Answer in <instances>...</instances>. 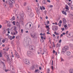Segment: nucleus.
<instances>
[{
	"label": "nucleus",
	"mask_w": 73,
	"mask_h": 73,
	"mask_svg": "<svg viewBox=\"0 0 73 73\" xmlns=\"http://www.w3.org/2000/svg\"><path fill=\"white\" fill-rule=\"evenodd\" d=\"M61 30H62V31H64L65 30V29L64 28H61Z\"/></svg>",
	"instance_id": "nucleus-45"
},
{
	"label": "nucleus",
	"mask_w": 73,
	"mask_h": 73,
	"mask_svg": "<svg viewBox=\"0 0 73 73\" xmlns=\"http://www.w3.org/2000/svg\"><path fill=\"white\" fill-rule=\"evenodd\" d=\"M47 24H49V21H47Z\"/></svg>",
	"instance_id": "nucleus-64"
},
{
	"label": "nucleus",
	"mask_w": 73,
	"mask_h": 73,
	"mask_svg": "<svg viewBox=\"0 0 73 73\" xmlns=\"http://www.w3.org/2000/svg\"><path fill=\"white\" fill-rule=\"evenodd\" d=\"M12 25L11 24H10L9 25V28H10V27H11Z\"/></svg>",
	"instance_id": "nucleus-54"
},
{
	"label": "nucleus",
	"mask_w": 73,
	"mask_h": 73,
	"mask_svg": "<svg viewBox=\"0 0 73 73\" xmlns=\"http://www.w3.org/2000/svg\"><path fill=\"white\" fill-rule=\"evenodd\" d=\"M8 38H9V39H10V40H12V36L11 35L9 36Z\"/></svg>",
	"instance_id": "nucleus-17"
},
{
	"label": "nucleus",
	"mask_w": 73,
	"mask_h": 73,
	"mask_svg": "<svg viewBox=\"0 0 73 73\" xmlns=\"http://www.w3.org/2000/svg\"><path fill=\"white\" fill-rule=\"evenodd\" d=\"M60 59L61 60V61H64V59L62 58V57H60Z\"/></svg>",
	"instance_id": "nucleus-28"
},
{
	"label": "nucleus",
	"mask_w": 73,
	"mask_h": 73,
	"mask_svg": "<svg viewBox=\"0 0 73 73\" xmlns=\"http://www.w3.org/2000/svg\"><path fill=\"white\" fill-rule=\"evenodd\" d=\"M65 50H62V51L61 53H63V54H64V53H65Z\"/></svg>",
	"instance_id": "nucleus-34"
},
{
	"label": "nucleus",
	"mask_w": 73,
	"mask_h": 73,
	"mask_svg": "<svg viewBox=\"0 0 73 73\" xmlns=\"http://www.w3.org/2000/svg\"><path fill=\"white\" fill-rule=\"evenodd\" d=\"M16 26H17L18 28H19V29L21 28V25H20V22H17L16 23Z\"/></svg>",
	"instance_id": "nucleus-7"
},
{
	"label": "nucleus",
	"mask_w": 73,
	"mask_h": 73,
	"mask_svg": "<svg viewBox=\"0 0 73 73\" xmlns=\"http://www.w3.org/2000/svg\"><path fill=\"white\" fill-rule=\"evenodd\" d=\"M58 25H59V27H61V24L60 23H58Z\"/></svg>",
	"instance_id": "nucleus-47"
},
{
	"label": "nucleus",
	"mask_w": 73,
	"mask_h": 73,
	"mask_svg": "<svg viewBox=\"0 0 73 73\" xmlns=\"http://www.w3.org/2000/svg\"><path fill=\"white\" fill-rule=\"evenodd\" d=\"M59 43H60V42H61V39H60L59 40Z\"/></svg>",
	"instance_id": "nucleus-57"
},
{
	"label": "nucleus",
	"mask_w": 73,
	"mask_h": 73,
	"mask_svg": "<svg viewBox=\"0 0 73 73\" xmlns=\"http://www.w3.org/2000/svg\"><path fill=\"white\" fill-rule=\"evenodd\" d=\"M47 2H48V3H50V0H47Z\"/></svg>",
	"instance_id": "nucleus-59"
},
{
	"label": "nucleus",
	"mask_w": 73,
	"mask_h": 73,
	"mask_svg": "<svg viewBox=\"0 0 73 73\" xmlns=\"http://www.w3.org/2000/svg\"><path fill=\"white\" fill-rule=\"evenodd\" d=\"M15 38V36H12V39H14Z\"/></svg>",
	"instance_id": "nucleus-49"
},
{
	"label": "nucleus",
	"mask_w": 73,
	"mask_h": 73,
	"mask_svg": "<svg viewBox=\"0 0 73 73\" xmlns=\"http://www.w3.org/2000/svg\"><path fill=\"white\" fill-rule=\"evenodd\" d=\"M21 17H23L24 16V14H21L20 15Z\"/></svg>",
	"instance_id": "nucleus-30"
},
{
	"label": "nucleus",
	"mask_w": 73,
	"mask_h": 73,
	"mask_svg": "<svg viewBox=\"0 0 73 73\" xmlns=\"http://www.w3.org/2000/svg\"><path fill=\"white\" fill-rule=\"evenodd\" d=\"M8 70H7V69L5 70V71L6 72H8Z\"/></svg>",
	"instance_id": "nucleus-61"
},
{
	"label": "nucleus",
	"mask_w": 73,
	"mask_h": 73,
	"mask_svg": "<svg viewBox=\"0 0 73 73\" xmlns=\"http://www.w3.org/2000/svg\"><path fill=\"white\" fill-rule=\"evenodd\" d=\"M42 8L43 10H45V8L44 7V6H42Z\"/></svg>",
	"instance_id": "nucleus-43"
},
{
	"label": "nucleus",
	"mask_w": 73,
	"mask_h": 73,
	"mask_svg": "<svg viewBox=\"0 0 73 73\" xmlns=\"http://www.w3.org/2000/svg\"><path fill=\"white\" fill-rule=\"evenodd\" d=\"M52 30L53 31H56L58 30V27L56 26H55L54 25H53L52 26Z\"/></svg>",
	"instance_id": "nucleus-5"
},
{
	"label": "nucleus",
	"mask_w": 73,
	"mask_h": 73,
	"mask_svg": "<svg viewBox=\"0 0 73 73\" xmlns=\"http://www.w3.org/2000/svg\"><path fill=\"white\" fill-rule=\"evenodd\" d=\"M15 57H16V58H19L20 57V56L19 55V54H15Z\"/></svg>",
	"instance_id": "nucleus-10"
},
{
	"label": "nucleus",
	"mask_w": 73,
	"mask_h": 73,
	"mask_svg": "<svg viewBox=\"0 0 73 73\" xmlns=\"http://www.w3.org/2000/svg\"><path fill=\"white\" fill-rule=\"evenodd\" d=\"M50 71V69L48 68L47 71V73H49V71Z\"/></svg>",
	"instance_id": "nucleus-31"
},
{
	"label": "nucleus",
	"mask_w": 73,
	"mask_h": 73,
	"mask_svg": "<svg viewBox=\"0 0 73 73\" xmlns=\"http://www.w3.org/2000/svg\"><path fill=\"white\" fill-rule=\"evenodd\" d=\"M31 68L32 69H35V66H31Z\"/></svg>",
	"instance_id": "nucleus-33"
},
{
	"label": "nucleus",
	"mask_w": 73,
	"mask_h": 73,
	"mask_svg": "<svg viewBox=\"0 0 73 73\" xmlns=\"http://www.w3.org/2000/svg\"><path fill=\"white\" fill-rule=\"evenodd\" d=\"M62 12L63 14L65 15H66V12H65L64 11H62Z\"/></svg>",
	"instance_id": "nucleus-21"
},
{
	"label": "nucleus",
	"mask_w": 73,
	"mask_h": 73,
	"mask_svg": "<svg viewBox=\"0 0 73 73\" xmlns=\"http://www.w3.org/2000/svg\"><path fill=\"white\" fill-rule=\"evenodd\" d=\"M54 34H55V35H57V36H59V35H60V34H59V33H57L56 31H55L54 32Z\"/></svg>",
	"instance_id": "nucleus-20"
},
{
	"label": "nucleus",
	"mask_w": 73,
	"mask_h": 73,
	"mask_svg": "<svg viewBox=\"0 0 73 73\" xmlns=\"http://www.w3.org/2000/svg\"><path fill=\"white\" fill-rule=\"evenodd\" d=\"M3 33H5L6 32V29H3Z\"/></svg>",
	"instance_id": "nucleus-26"
},
{
	"label": "nucleus",
	"mask_w": 73,
	"mask_h": 73,
	"mask_svg": "<svg viewBox=\"0 0 73 73\" xmlns=\"http://www.w3.org/2000/svg\"><path fill=\"white\" fill-rule=\"evenodd\" d=\"M65 9H66L67 10H68L69 9V7H68V5H67V6H66Z\"/></svg>",
	"instance_id": "nucleus-27"
},
{
	"label": "nucleus",
	"mask_w": 73,
	"mask_h": 73,
	"mask_svg": "<svg viewBox=\"0 0 73 73\" xmlns=\"http://www.w3.org/2000/svg\"><path fill=\"white\" fill-rule=\"evenodd\" d=\"M11 44L12 46L13 47L15 46V43H14V42H13V41H11Z\"/></svg>",
	"instance_id": "nucleus-13"
},
{
	"label": "nucleus",
	"mask_w": 73,
	"mask_h": 73,
	"mask_svg": "<svg viewBox=\"0 0 73 73\" xmlns=\"http://www.w3.org/2000/svg\"><path fill=\"white\" fill-rule=\"evenodd\" d=\"M53 5H49L48 6V8H53Z\"/></svg>",
	"instance_id": "nucleus-25"
},
{
	"label": "nucleus",
	"mask_w": 73,
	"mask_h": 73,
	"mask_svg": "<svg viewBox=\"0 0 73 73\" xmlns=\"http://www.w3.org/2000/svg\"><path fill=\"white\" fill-rule=\"evenodd\" d=\"M38 69L36 70L35 71V73H36V72H38Z\"/></svg>",
	"instance_id": "nucleus-42"
},
{
	"label": "nucleus",
	"mask_w": 73,
	"mask_h": 73,
	"mask_svg": "<svg viewBox=\"0 0 73 73\" xmlns=\"http://www.w3.org/2000/svg\"><path fill=\"white\" fill-rule=\"evenodd\" d=\"M15 6H16V8H19V5H18L16 4Z\"/></svg>",
	"instance_id": "nucleus-39"
},
{
	"label": "nucleus",
	"mask_w": 73,
	"mask_h": 73,
	"mask_svg": "<svg viewBox=\"0 0 73 73\" xmlns=\"http://www.w3.org/2000/svg\"><path fill=\"white\" fill-rule=\"evenodd\" d=\"M9 30H10V29H9V28H8L7 29V31H9Z\"/></svg>",
	"instance_id": "nucleus-51"
},
{
	"label": "nucleus",
	"mask_w": 73,
	"mask_h": 73,
	"mask_svg": "<svg viewBox=\"0 0 73 73\" xmlns=\"http://www.w3.org/2000/svg\"><path fill=\"white\" fill-rule=\"evenodd\" d=\"M4 53L5 54L6 56L7 57V61L8 62L9 61L10 62H11L12 61V60H13V59H12V58L11 57H10L9 58V56L8 55V54H7V53L6 52H4Z\"/></svg>",
	"instance_id": "nucleus-1"
},
{
	"label": "nucleus",
	"mask_w": 73,
	"mask_h": 73,
	"mask_svg": "<svg viewBox=\"0 0 73 73\" xmlns=\"http://www.w3.org/2000/svg\"><path fill=\"white\" fill-rule=\"evenodd\" d=\"M45 27L46 28H49V27L48 25L46 26Z\"/></svg>",
	"instance_id": "nucleus-37"
},
{
	"label": "nucleus",
	"mask_w": 73,
	"mask_h": 73,
	"mask_svg": "<svg viewBox=\"0 0 73 73\" xmlns=\"http://www.w3.org/2000/svg\"><path fill=\"white\" fill-rule=\"evenodd\" d=\"M32 53V52L30 51H28L27 52V54H31Z\"/></svg>",
	"instance_id": "nucleus-24"
},
{
	"label": "nucleus",
	"mask_w": 73,
	"mask_h": 73,
	"mask_svg": "<svg viewBox=\"0 0 73 73\" xmlns=\"http://www.w3.org/2000/svg\"><path fill=\"white\" fill-rule=\"evenodd\" d=\"M55 52H56V51H55V50H53V53H54Z\"/></svg>",
	"instance_id": "nucleus-58"
},
{
	"label": "nucleus",
	"mask_w": 73,
	"mask_h": 73,
	"mask_svg": "<svg viewBox=\"0 0 73 73\" xmlns=\"http://www.w3.org/2000/svg\"><path fill=\"white\" fill-rule=\"evenodd\" d=\"M13 24L14 25H15V21H13Z\"/></svg>",
	"instance_id": "nucleus-41"
},
{
	"label": "nucleus",
	"mask_w": 73,
	"mask_h": 73,
	"mask_svg": "<svg viewBox=\"0 0 73 73\" xmlns=\"http://www.w3.org/2000/svg\"><path fill=\"white\" fill-rule=\"evenodd\" d=\"M51 68H52V70H53L54 69V67H53V66H51Z\"/></svg>",
	"instance_id": "nucleus-62"
},
{
	"label": "nucleus",
	"mask_w": 73,
	"mask_h": 73,
	"mask_svg": "<svg viewBox=\"0 0 73 73\" xmlns=\"http://www.w3.org/2000/svg\"><path fill=\"white\" fill-rule=\"evenodd\" d=\"M62 36H63V35L62 34H61L60 35V37H61Z\"/></svg>",
	"instance_id": "nucleus-60"
},
{
	"label": "nucleus",
	"mask_w": 73,
	"mask_h": 73,
	"mask_svg": "<svg viewBox=\"0 0 73 73\" xmlns=\"http://www.w3.org/2000/svg\"><path fill=\"white\" fill-rule=\"evenodd\" d=\"M70 54H71L70 52L69 51L66 52V54L67 55V56H69L70 55Z\"/></svg>",
	"instance_id": "nucleus-11"
},
{
	"label": "nucleus",
	"mask_w": 73,
	"mask_h": 73,
	"mask_svg": "<svg viewBox=\"0 0 73 73\" xmlns=\"http://www.w3.org/2000/svg\"><path fill=\"white\" fill-rule=\"evenodd\" d=\"M69 49V47L68 46H66L62 48L63 50H65V52H66V50H68V49Z\"/></svg>",
	"instance_id": "nucleus-6"
},
{
	"label": "nucleus",
	"mask_w": 73,
	"mask_h": 73,
	"mask_svg": "<svg viewBox=\"0 0 73 73\" xmlns=\"http://www.w3.org/2000/svg\"><path fill=\"white\" fill-rule=\"evenodd\" d=\"M1 64H3V66H4V67H5V63H4L3 62V61H1Z\"/></svg>",
	"instance_id": "nucleus-23"
},
{
	"label": "nucleus",
	"mask_w": 73,
	"mask_h": 73,
	"mask_svg": "<svg viewBox=\"0 0 73 73\" xmlns=\"http://www.w3.org/2000/svg\"><path fill=\"white\" fill-rule=\"evenodd\" d=\"M26 9L27 10H31V8L30 6H29L26 7Z\"/></svg>",
	"instance_id": "nucleus-18"
},
{
	"label": "nucleus",
	"mask_w": 73,
	"mask_h": 73,
	"mask_svg": "<svg viewBox=\"0 0 73 73\" xmlns=\"http://www.w3.org/2000/svg\"><path fill=\"white\" fill-rule=\"evenodd\" d=\"M64 28H65V29H66V27H67V26L66 25H64Z\"/></svg>",
	"instance_id": "nucleus-38"
},
{
	"label": "nucleus",
	"mask_w": 73,
	"mask_h": 73,
	"mask_svg": "<svg viewBox=\"0 0 73 73\" xmlns=\"http://www.w3.org/2000/svg\"><path fill=\"white\" fill-rule=\"evenodd\" d=\"M15 3V0H9V4L10 5V7L11 8L13 7V3Z\"/></svg>",
	"instance_id": "nucleus-2"
},
{
	"label": "nucleus",
	"mask_w": 73,
	"mask_h": 73,
	"mask_svg": "<svg viewBox=\"0 0 73 73\" xmlns=\"http://www.w3.org/2000/svg\"><path fill=\"white\" fill-rule=\"evenodd\" d=\"M29 48L30 50H35V46L33 45H32L29 46Z\"/></svg>",
	"instance_id": "nucleus-4"
},
{
	"label": "nucleus",
	"mask_w": 73,
	"mask_h": 73,
	"mask_svg": "<svg viewBox=\"0 0 73 73\" xmlns=\"http://www.w3.org/2000/svg\"><path fill=\"white\" fill-rule=\"evenodd\" d=\"M23 61L24 63L26 65H29V64H30L29 60H28V59H24L23 60Z\"/></svg>",
	"instance_id": "nucleus-3"
},
{
	"label": "nucleus",
	"mask_w": 73,
	"mask_h": 73,
	"mask_svg": "<svg viewBox=\"0 0 73 73\" xmlns=\"http://www.w3.org/2000/svg\"><path fill=\"white\" fill-rule=\"evenodd\" d=\"M72 6L73 7V5H72ZM71 9L72 10V11H73V7H71Z\"/></svg>",
	"instance_id": "nucleus-55"
},
{
	"label": "nucleus",
	"mask_w": 73,
	"mask_h": 73,
	"mask_svg": "<svg viewBox=\"0 0 73 73\" xmlns=\"http://www.w3.org/2000/svg\"><path fill=\"white\" fill-rule=\"evenodd\" d=\"M60 46H61V44H59L58 43H57L56 44V47H60Z\"/></svg>",
	"instance_id": "nucleus-22"
},
{
	"label": "nucleus",
	"mask_w": 73,
	"mask_h": 73,
	"mask_svg": "<svg viewBox=\"0 0 73 73\" xmlns=\"http://www.w3.org/2000/svg\"><path fill=\"white\" fill-rule=\"evenodd\" d=\"M15 16H13L12 17L11 19V21H13V20H15Z\"/></svg>",
	"instance_id": "nucleus-19"
},
{
	"label": "nucleus",
	"mask_w": 73,
	"mask_h": 73,
	"mask_svg": "<svg viewBox=\"0 0 73 73\" xmlns=\"http://www.w3.org/2000/svg\"><path fill=\"white\" fill-rule=\"evenodd\" d=\"M5 41V39H3V40H2V42L3 43Z\"/></svg>",
	"instance_id": "nucleus-50"
},
{
	"label": "nucleus",
	"mask_w": 73,
	"mask_h": 73,
	"mask_svg": "<svg viewBox=\"0 0 73 73\" xmlns=\"http://www.w3.org/2000/svg\"><path fill=\"white\" fill-rule=\"evenodd\" d=\"M34 16V14L33 13H31L30 14V16L31 17H33Z\"/></svg>",
	"instance_id": "nucleus-15"
},
{
	"label": "nucleus",
	"mask_w": 73,
	"mask_h": 73,
	"mask_svg": "<svg viewBox=\"0 0 73 73\" xmlns=\"http://www.w3.org/2000/svg\"><path fill=\"white\" fill-rule=\"evenodd\" d=\"M39 70H41V66L39 67Z\"/></svg>",
	"instance_id": "nucleus-63"
},
{
	"label": "nucleus",
	"mask_w": 73,
	"mask_h": 73,
	"mask_svg": "<svg viewBox=\"0 0 73 73\" xmlns=\"http://www.w3.org/2000/svg\"><path fill=\"white\" fill-rule=\"evenodd\" d=\"M14 28H15L14 29V30L15 32H16V31H16V27H14Z\"/></svg>",
	"instance_id": "nucleus-32"
},
{
	"label": "nucleus",
	"mask_w": 73,
	"mask_h": 73,
	"mask_svg": "<svg viewBox=\"0 0 73 73\" xmlns=\"http://www.w3.org/2000/svg\"><path fill=\"white\" fill-rule=\"evenodd\" d=\"M31 37H32L34 38V35H32L31 34Z\"/></svg>",
	"instance_id": "nucleus-46"
},
{
	"label": "nucleus",
	"mask_w": 73,
	"mask_h": 73,
	"mask_svg": "<svg viewBox=\"0 0 73 73\" xmlns=\"http://www.w3.org/2000/svg\"><path fill=\"white\" fill-rule=\"evenodd\" d=\"M51 65L53 66V60H52V62L51 63Z\"/></svg>",
	"instance_id": "nucleus-44"
},
{
	"label": "nucleus",
	"mask_w": 73,
	"mask_h": 73,
	"mask_svg": "<svg viewBox=\"0 0 73 73\" xmlns=\"http://www.w3.org/2000/svg\"><path fill=\"white\" fill-rule=\"evenodd\" d=\"M24 45L25 46H28V42L26 41L24 42Z\"/></svg>",
	"instance_id": "nucleus-12"
},
{
	"label": "nucleus",
	"mask_w": 73,
	"mask_h": 73,
	"mask_svg": "<svg viewBox=\"0 0 73 73\" xmlns=\"http://www.w3.org/2000/svg\"><path fill=\"white\" fill-rule=\"evenodd\" d=\"M63 24L65 25L66 24V19L65 18H63Z\"/></svg>",
	"instance_id": "nucleus-8"
},
{
	"label": "nucleus",
	"mask_w": 73,
	"mask_h": 73,
	"mask_svg": "<svg viewBox=\"0 0 73 73\" xmlns=\"http://www.w3.org/2000/svg\"><path fill=\"white\" fill-rule=\"evenodd\" d=\"M43 3L44 4H46V0H44Z\"/></svg>",
	"instance_id": "nucleus-29"
},
{
	"label": "nucleus",
	"mask_w": 73,
	"mask_h": 73,
	"mask_svg": "<svg viewBox=\"0 0 73 73\" xmlns=\"http://www.w3.org/2000/svg\"><path fill=\"white\" fill-rule=\"evenodd\" d=\"M41 39H42V42H44V40H45L46 39V38H45V37H44L42 36H41L40 37Z\"/></svg>",
	"instance_id": "nucleus-9"
},
{
	"label": "nucleus",
	"mask_w": 73,
	"mask_h": 73,
	"mask_svg": "<svg viewBox=\"0 0 73 73\" xmlns=\"http://www.w3.org/2000/svg\"><path fill=\"white\" fill-rule=\"evenodd\" d=\"M21 32L22 33H23V29L21 30Z\"/></svg>",
	"instance_id": "nucleus-48"
},
{
	"label": "nucleus",
	"mask_w": 73,
	"mask_h": 73,
	"mask_svg": "<svg viewBox=\"0 0 73 73\" xmlns=\"http://www.w3.org/2000/svg\"><path fill=\"white\" fill-rule=\"evenodd\" d=\"M36 9H37L36 10V12H37V13H38V12H39V11H40V9L39 8H36Z\"/></svg>",
	"instance_id": "nucleus-14"
},
{
	"label": "nucleus",
	"mask_w": 73,
	"mask_h": 73,
	"mask_svg": "<svg viewBox=\"0 0 73 73\" xmlns=\"http://www.w3.org/2000/svg\"><path fill=\"white\" fill-rule=\"evenodd\" d=\"M69 72L70 73H71V72H73V68H70L69 69Z\"/></svg>",
	"instance_id": "nucleus-16"
},
{
	"label": "nucleus",
	"mask_w": 73,
	"mask_h": 73,
	"mask_svg": "<svg viewBox=\"0 0 73 73\" xmlns=\"http://www.w3.org/2000/svg\"><path fill=\"white\" fill-rule=\"evenodd\" d=\"M66 36H67L68 37H68V35H68V31H67L66 32Z\"/></svg>",
	"instance_id": "nucleus-35"
},
{
	"label": "nucleus",
	"mask_w": 73,
	"mask_h": 73,
	"mask_svg": "<svg viewBox=\"0 0 73 73\" xmlns=\"http://www.w3.org/2000/svg\"><path fill=\"white\" fill-rule=\"evenodd\" d=\"M69 45L70 46V47H73V44H70Z\"/></svg>",
	"instance_id": "nucleus-36"
},
{
	"label": "nucleus",
	"mask_w": 73,
	"mask_h": 73,
	"mask_svg": "<svg viewBox=\"0 0 73 73\" xmlns=\"http://www.w3.org/2000/svg\"><path fill=\"white\" fill-rule=\"evenodd\" d=\"M0 57H2V54L1 52H0Z\"/></svg>",
	"instance_id": "nucleus-40"
},
{
	"label": "nucleus",
	"mask_w": 73,
	"mask_h": 73,
	"mask_svg": "<svg viewBox=\"0 0 73 73\" xmlns=\"http://www.w3.org/2000/svg\"><path fill=\"white\" fill-rule=\"evenodd\" d=\"M6 36H8H8H10V35H9L8 34H7Z\"/></svg>",
	"instance_id": "nucleus-53"
},
{
	"label": "nucleus",
	"mask_w": 73,
	"mask_h": 73,
	"mask_svg": "<svg viewBox=\"0 0 73 73\" xmlns=\"http://www.w3.org/2000/svg\"><path fill=\"white\" fill-rule=\"evenodd\" d=\"M59 23L60 24H62V21L61 20L60 21Z\"/></svg>",
	"instance_id": "nucleus-52"
},
{
	"label": "nucleus",
	"mask_w": 73,
	"mask_h": 73,
	"mask_svg": "<svg viewBox=\"0 0 73 73\" xmlns=\"http://www.w3.org/2000/svg\"><path fill=\"white\" fill-rule=\"evenodd\" d=\"M67 4H68V5H70V4H71V3H67Z\"/></svg>",
	"instance_id": "nucleus-56"
}]
</instances>
